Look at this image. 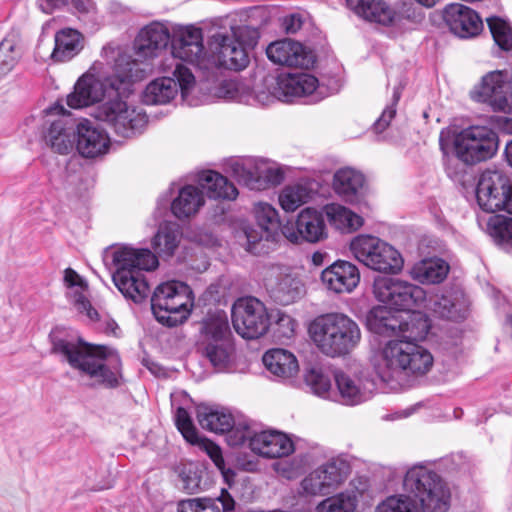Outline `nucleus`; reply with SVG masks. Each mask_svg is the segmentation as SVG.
Returning <instances> with one entry per match:
<instances>
[{
    "mask_svg": "<svg viewBox=\"0 0 512 512\" xmlns=\"http://www.w3.org/2000/svg\"><path fill=\"white\" fill-rule=\"evenodd\" d=\"M434 358L425 347L413 341L389 340L375 357V372L392 389L405 384L408 378L422 377L433 367Z\"/></svg>",
    "mask_w": 512,
    "mask_h": 512,
    "instance_id": "obj_1",
    "label": "nucleus"
},
{
    "mask_svg": "<svg viewBox=\"0 0 512 512\" xmlns=\"http://www.w3.org/2000/svg\"><path fill=\"white\" fill-rule=\"evenodd\" d=\"M49 341L51 354L60 356L73 369L107 388L118 386L117 374L105 364V359L111 354L108 347L74 339L64 327L52 329Z\"/></svg>",
    "mask_w": 512,
    "mask_h": 512,
    "instance_id": "obj_2",
    "label": "nucleus"
},
{
    "mask_svg": "<svg viewBox=\"0 0 512 512\" xmlns=\"http://www.w3.org/2000/svg\"><path fill=\"white\" fill-rule=\"evenodd\" d=\"M145 76L138 60L131 56L121 54L115 60L113 74L101 80L92 74H84L76 84L74 90L67 95L66 103L72 109H82L102 100L111 92L128 94L134 82Z\"/></svg>",
    "mask_w": 512,
    "mask_h": 512,
    "instance_id": "obj_3",
    "label": "nucleus"
},
{
    "mask_svg": "<svg viewBox=\"0 0 512 512\" xmlns=\"http://www.w3.org/2000/svg\"><path fill=\"white\" fill-rule=\"evenodd\" d=\"M115 271L112 280L121 294L128 300L140 304L147 299L150 287L143 271L157 268L159 262L155 254L146 248H133L123 245L111 252Z\"/></svg>",
    "mask_w": 512,
    "mask_h": 512,
    "instance_id": "obj_4",
    "label": "nucleus"
},
{
    "mask_svg": "<svg viewBox=\"0 0 512 512\" xmlns=\"http://www.w3.org/2000/svg\"><path fill=\"white\" fill-rule=\"evenodd\" d=\"M314 344L327 356L350 353L361 340L358 324L342 313H328L315 318L309 325Z\"/></svg>",
    "mask_w": 512,
    "mask_h": 512,
    "instance_id": "obj_5",
    "label": "nucleus"
},
{
    "mask_svg": "<svg viewBox=\"0 0 512 512\" xmlns=\"http://www.w3.org/2000/svg\"><path fill=\"white\" fill-rule=\"evenodd\" d=\"M405 491L413 494L420 504V512H448L451 491L444 479L430 467L416 464L404 476Z\"/></svg>",
    "mask_w": 512,
    "mask_h": 512,
    "instance_id": "obj_6",
    "label": "nucleus"
},
{
    "mask_svg": "<svg viewBox=\"0 0 512 512\" xmlns=\"http://www.w3.org/2000/svg\"><path fill=\"white\" fill-rule=\"evenodd\" d=\"M199 352L218 370L227 367L233 352L231 331L225 311L208 313L201 322Z\"/></svg>",
    "mask_w": 512,
    "mask_h": 512,
    "instance_id": "obj_7",
    "label": "nucleus"
},
{
    "mask_svg": "<svg viewBox=\"0 0 512 512\" xmlns=\"http://www.w3.org/2000/svg\"><path fill=\"white\" fill-rule=\"evenodd\" d=\"M120 95L111 92L109 99L94 109L93 116L106 123L118 136L132 138L143 132L148 122L147 116L129 106Z\"/></svg>",
    "mask_w": 512,
    "mask_h": 512,
    "instance_id": "obj_8",
    "label": "nucleus"
},
{
    "mask_svg": "<svg viewBox=\"0 0 512 512\" xmlns=\"http://www.w3.org/2000/svg\"><path fill=\"white\" fill-rule=\"evenodd\" d=\"M353 256L366 267L387 274H397L403 268L399 251L372 235H358L350 243Z\"/></svg>",
    "mask_w": 512,
    "mask_h": 512,
    "instance_id": "obj_9",
    "label": "nucleus"
},
{
    "mask_svg": "<svg viewBox=\"0 0 512 512\" xmlns=\"http://www.w3.org/2000/svg\"><path fill=\"white\" fill-rule=\"evenodd\" d=\"M370 328L378 334H400L398 340H424L430 330V322L426 315L413 311L406 318L399 319L386 308H377L371 312L368 319Z\"/></svg>",
    "mask_w": 512,
    "mask_h": 512,
    "instance_id": "obj_10",
    "label": "nucleus"
},
{
    "mask_svg": "<svg viewBox=\"0 0 512 512\" xmlns=\"http://www.w3.org/2000/svg\"><path fill=\"white\" fill-rule=\"evenodd\" d=\"M497 149L498 136L486 126H470L460 131L454 138L455 155L467 165L492 158Z\"/></svg>",
    "mask_w": 512,
    "mask_h": 512,
    "instance_id": "obj_11",
    "label": "nucleus"
},
{
    "mask_svg": "<svg viewBox=\"0 0 512 512\" xmlns=\"http://www.w3.org/2000/svg\"><path fill=\"white\" fill-rule=\"evenodd\" d=\"M373 293L379 302L398 311H413L426 300V293L420 286L386 276L375 278Z\"/></svg>",
    "mask_w": 512,
    "mask_h": 512,
    "instance_id": "obj_12",
    "label": "nucleus"
},
{
    "mask_svg": "<svg viewBox=\"0 0 512 512\" xmlns=\"http://www.w3.org/2000/svg\"><path fill=\"white\" fill-rule=\"evenodd\" d=\"M477 102L488 104L494 111L512 112V71L495 70L485 74L470 92Z\"/></svg>",
    "mask_w": 512,
    "mask_h": 512,
    "instance_id": "obj_13",
    "label": "nucleus"
},
{
    "mask_svg": "<svg viewBox=\"0 0 512 512\" xmlns=\"http://www.w3.org/2000/svg\"><path fill=\"white\" fill-rule=\"evenodd\" d=\"M476 199L485 212L504 210L512 214V186L501 171L486 170L481 174L476 188Z\"/></svg>",
    "mask_w": 512,
    "mask_h": 512,
    "instance_id": "obj_14",
    "label": "nucleus"
},
{
    "mask_svg": "<svg viewBox=\"0 0 512 512\" xmlns=\"http://www.w3.org/2000/svg\"><path fill=\"white\" fill-rule=\"evenodd\" d=\"M232 324L243 338L257 339L263 336L270 325L265 305L255 297L239 298L232 306Z\"/></svg>",
    "mask_w": 512,
    "mask_h": 512,
    "instance_id": "obj_15",
    "label": "nucleus"
},
{
    "mask_svg": "<svg viewBox=\"0 0 512 512\" xmlns=\"http://www.w3.org/2000/svg\"><path fill=\"white\" fill-rule=\"evenodd\" d=\"M173 77L164 76L150 82L143 92V102L147 105L166 104L177 94L178 88L185 97L195 85L191 70L180 62L173 64Z\"/></svg>",
    "mask_w": 512,
    "mask_h": 512,
    "instance_id": "obj_16",
    "label": "nucleus"
},
{
    "mask_svg": "<svg viewBox=\"0 0 512 512\" xmlns=\"http://www.w3.org/2000/svg\"><path fill=\"white\" fill-rule=\"evenodd\" d=\"M350 471V463L344 457H333L310 472L301 487L308 495H329L347 479Z\"/></svg>",
    "mask_w": 512,
    "mask_h": 512,
    "instance_id": "obj_17",
    "label": "nucleus"
},
{
    "mask_svg": "<svg viewBox=\"0 0 512 512\" xmlns=\"http://www.w3.org/2000/svg\"><path fill=\"white\" fill-rule=\"evenodd\" d=\"M231 171L240 184L251 190H263L284 180L282 169L265 160L235 161Z\"/></svg>",
    "mask_w": 512,
    "mask_h": 512,
    "instance_id": "obj_18",
    "label": "nucleus"
},
{
    "mask_svg": "<svg viewBox=\"0 0 512 512\" xmlns=\"http://www.w3.org/2000/svg\"><path fill=\"white\" fill-rule=\"evenodd\" d=\"M283 236L291 243L302 241L316 243L325 235V222L323 214L313 208L303 209L295 221L284 224L281 228Z\"/></svg>",
    "mask_w": 512,
    "mask_h": 512,
    "instance_id": "obj_19",
    "label": "nucleus"
},
{
    "mask_svg": "<svg viewBox=\"0 0 512 512\" xmlns=\"http://www.w3.org/2000/svg\"><path fill=\"white\" fill-rule=\"evenodd\" d=\"M318 79L308 73H289L278 77L272 95L279 101L291 102L296 97L313 95L318 100L321 95Z\"/></svg>",
    "mask_w": 512,
    "mask_h": 512,
    "instance_id": "obj_20",
    "label": "nucleus"
},
{
    "mask_svg": "<svg viewBox=\"0 0 512 512\" xmlns=\"http://www.w3.org/2000/svg\"><path fill=\"white\" fill-rule=\"evenodd\" d=\"M257 228L246 227L244 236L246 238L247 250L256 253V244L262 240L275 241L281 231L277 210L268 203H259L255 207Z\"/></svg>",
    "mask_w": 512,
    "mask_h": 512,
    "instance_id": "obj_21",
    "label": "nucleus"
},
{
    "mask_svg": "<svg viewBox=\"0 0 512 512\" xmlns=\"http://www.w3.org/2000/svg\"><path fill=\"white\" fill-rule=\"evenodd\" d=\"M204 51L202 30L193 25L175 26L172 30L171 52L175 59L196 62Z\"/></svg>",
    "mask_w": 512,
    "mask_h": 512,
    "instance_id": "obj_22",
    "label": "nucleus"
},
{
    "mask_svg": "<svg viewBox=\"0 0 512 512\" xmlns=\"http://www.w3.org/2000/svg\"><path fill=\"white\" fill-rule=\"evenodd\" d=\"M110 148L107 132L90 120L80 121L76 128V149L84 158H97L105 155Z\"/></svg>",
    "mask_w": 512,
    "mask_h": 512,
    "instance_id": "obj_23",
    "label": "nucleus"
},
{
    "mask_svg": "<svg viewBox=\"0 0 512 512\" xmlns=\"http://www.w3.org/2000/svg\"><path fill=\"white\" fill-rule=\"evenodd\" d=\"M444 20L450 31L459 38L477 36L483 29V22L476 11L460 3L447 5Z\"/></svg>",
    "mask_w": 512,
    "mask_h": 512,
    "instance_id": "obj_24",
    "label": "nucleus"
},
{
    "mask_svg": "<svg viewBox=\"0 0 512 512\" xmlns=\"http://www.w3.org/2000/svg\"><path fill=\"white\" fill-rule=\"evenodd\" d=\"M266 54L270 61L278 65L308 69L314 64V56L301 43L290 39L269 44Z\"/></svg>",
    "mask_w": 512,
    "mask_h": 512,
    "instance_id": "obj_25",
    "label": "nucleus"
},
{
    "mask_svg": "<svg viewBox=\"0 0 512 512\" xmlns=\"http://www.w3.org/2000/svg\"><path fill=\"white\" fill-rule=\"evenodd\" d=\"M321 281L333 293H351L360 282V272L353 263L337 260L322 271Z\"/></svg>",
    "mask_w": 512,
    "mask_h": 512,
    "instance_id": "obj_26",
    "label": "nucleus"
},
{
    "mask_svg": "<svg viewBox=\"0 0 512 512\" xmlns=\"http://www.w3.org/2000/svg\"><path fill=\"white\" fill-rule=\"evenodd\" d=\"M347 6L362 19L382 26L401 22L402 14L384 0H346Z\"/></svg>",
    "mask_w": 512,
    "mask_h": 512,
    "instance_id": "obj_27",
    "label": "nucleus"
},
{
    "mask_svg": "<svg viewBox=\"0 0 512 512\" xmlns=\"http://www.w3.org/2000/svg\"><path fill=\"white\" fill-rule=\"evenodd\" d=\"M250 449L266 458H282L294 452L292 440L279 431H261L253 435Z\"/></svg>",
    "mask_w": 512,
    "mask_h": 512,
    "instance_id": "obj_28",
    "label": "nucleus"
},
{
    "mask_svg": "<svg viewBox=\"0 0 512 512\" xmlns=\"http://www.w3.org/2000/svg\"><path fill=\"white\" fill-rule=\"evenodd\" d=\"M270 298L278 304L289 305L304 294V285L300 279L283 273L272 272L265 282Z\"/></svg>",
    "mask_w": 512,
    "mask_h": 512,
    "instance_id": "obj_29",
    "label": "nucleus"
},
{
    "mask_svg": "<svg viewBox=\"0 0 512 512\" xmlns=\"http://www.w3.org/2000/svg\"><path fill=\"white\" fill-rule=\"evenodd\" d=\"M172 34L169 28L160 22H152L142 28L135 40V50L139 57L147 58L167 47Z\"/></svg>",
    "mask_w": 512,
    "mask_h": 512,
    "instance_id": "obj_30",
    "label": "nucleus"
},
{
    "mask_svg": "<svg viewBox=\"0 0 512 512\" xmlns=\"http://www.w3.org/2000/svg\"><path fill=\"white\" fill-rule=\"evenodd\" d=\"M192 306V291L189 286H180V293H176L170 301H167V308L157 309L153 314L161 324L175 327L189 317Z\"/></svg>",
    "mask_w": 512,
    "mask_h": 512,
    "instance_id": "obj_31",
    "label": "nucleus"
},
{
    "mask_svg": "<svg viewBox=\"0 0 512 512\" xmlns=\"http://www.w3.org/2000/svg\"><path fill=\"white\" fill-rule=\"evenodd\" d=\"M365 178L362 173L352 168H341L333 177V189L345 202L357 203L363 194Z\"/></svg>",
    "mask_w": 512,
    "mask_h": 512,
    "instance_id": "obj_32",
    "label": "nucleus"
},
{
    "mask_svg": "<svg viewBox=\"0 0 512 512\" xmlns=\"http://www.w3.org/2000/svg\"><path fill=\"white\" fill-rule=\"evenodd\" d=\"M432 310L441 318L459 321L467 317L469 302L462 291H450L435 296Z\"/></svg>",
    "mask_w": 512,
    "mask_h": 512,
    "instance_id": "obj_33",
    "label": "nucleus"
},
{
    "mask_svg": "<svg viewBox=\"0 0 512 512\" xmlns=\"http://www.w3.org/2000/svg\"><path fill=\"white\" fill-rule=\"evenodd\" d=\"M217 57L220 66L230 70H242L249 63L242 44L233 35H218Z\"/></svg>",
    "mask_w": 512,
    "mask_h": 512,
    "instance_id": "obj_34",
    "label": "nucleus"
},
{
    "mask_svg": "<svg viewBox=\"0 0 512 512\" xmlns=\"http://www.w3.org/2000/svg\"><path fill=\"white\" fill-rule=\"evenodd\" d=\"M55 47L51 58L55 62H67L80 53L84 47V37L76 29L64 28L54 37Z\"/></svg>",
    "mask_w": 512,
    "mask_h": 512,
    "instance_id": "obj_35",
    "label": "nucleus"
},
{
    "mask_svg": "<svg viewBox=\"0 0 512 512\" xmlns=\"http://www.w3.org/2000/svg\"><path fill=\"white\" fill-rule=\"evenodd\" d=\"M334 378L339 392L340 403L354 406L370 398V392L363 387L358 377L349 375L343 371H336Z\"/></svg>",
    "mask_w": 512,
    "mask_h": 512,
    "instance_id": "obj_36",
    "label": "nucleus"
},
{
    "mask_svg": "<svg viewBox=\"0 0 512 512\" xmlns=\"http://www.w3.org/2000/svg\"><path fill=\"white\" fill-rule=\"evenodd\" d=\"M198 184L211 199L234 200L238 190L226 177L212 170L203 171L198 176Z\"/></svg>",
    "mask_w": 512,
    "mask_h": 512,
    "instance_id": "obj_37",
    "label": "nucleus"
},
{
    "mask_svg": "<svg viewBox=\"0 0 512 512\" xmlns=\"http://www.w3.org/2000/svg\"><path fill=\"white\" fill-rule=\"evenodd\" d=\"M262 360L267 370L278 378H291L299 370L296 357L285 349H271L263 355Z\"/></svg>",
    "mask_w": 512,
    "mask_h": 512,
    "instance_id": "obj_38",
    "label": "nucleus"
},
{
    "mask_svg": "<svg viewBox=\"0 0 512 512\" xmlns=\"http://www.w3.org/2000/svg\"><path fill=\"white\" fill-rule=\"evenodd\" d=\"M197 420L203 429L218 434L225 433L234 424V417L230 412L207 405L197 407Z\"/></svg>",
    "mask_w": 512,
    "mask_h": 512,
    "instance_id": "obj_39",
    "label": "nucleus"
},
{
    "mask_svg": "<svg viewBox=\"0 0 512 512\" xmlns=\"http://www.w3.org/2000/svg\"><path fill=\"white\" fill-rule=\"evenodd\" d=\"M228 512L234 509L235 501L225 490L217 498H193L179 502L177 512Z\"/></svg>",
    "mask_w": 512,
    "mask_h": 512,
    "instance_id": "obj_40",
    "label": "nucleus"
},
{
    "mask_svg": "<svg viewBox=\"0 0 512 512\" xmlns=\"http://www.w3.org/2000/svg\"><path fill=\"white\" fill-rule=\"evenodd\" d=\"M203 204V191L193 185H186L172 201L171 211L178 219H184L196 214Z\"/></svg>",
    "mask_w": 512,
    "mask_h": 512,
    "instance_id": "obj_41",
    "label": "nucleus"
},
{
    "mask_svg": "<svg viewBox=\"0 0 512 512\" xmlns=\"http://www.w3.org/2000/svg\"><path fill=\"white\" fill-rule=\"evenodd\" d=\"M449 271V265L442 259H424L416 263L411 271V277L422 284H436L442 282Z\"/></svg>",
    "mask_w": 512,
    "mask_h": 512,
    "instance_id": "obj_42",
    "label": "nucleus"
},
{
    "mask_svg": "<svg viewBox=\"0 0 512 512\" xmlns=\"http://www.w3.org/2000/svg\"><path fill=\"white\" fill-rule=\"evenodd\" d=\"M181 232L175 223H162L152 240L155 252L162 256H172L180 242Z\"/></svg>",
    "mask_w": 512,
    "mask_h": 512,
    "instance_id": "obj_43",
    "label": "nucleus"
},
{
    "mask_svg": "<svg viewBox=\"0 0 512 512\" xmlns=\"http://www.w3.org/2000/svg\"><path fill=\"white\" fill-rule=\"evenodd\" d=\"M312 189L304 183L285 186L279 193L278 201L286 212H294L312 198Z\"/></svg>",
    "mask_w": 512,
    "mask_h": 512,
    "instance_id": "obj_44",
    "label": "nucleus"
},
{
    "mask_svg": "<svg viewBox=\"0 0 512 512\" xmlns=\"http://www.w3.org/2000/svg\"><path fill=\"white\" fill-rule=\"evenodd\" d=\"M325 213L330 223L341 230L354 231L363 225V218L360 215L340 204L326 205Z\"/></svg>",
    "mask_w": 512,
    "mask_h": 512,
    "instance_id": "obj_45",
    "label": "nucleus"
},
{
    "mask_svg": "<svg viewBox=\"0 0 512 512\" xmlns=\"http://www.w3.org/2000/svg\"><path fill=\"white\" fill-rule=\"evenodd\" d=\"M76 132L72 133L63 120H56L51 123L46 135V142L59 154H68L74 143Z\"/></svg>",
    "mask_w": 512,
    "mask_h": 512,
    "instance_id": "obj_46",
    "label": "nucleus"
},
{
    "mask_svg": "<svg viewBox=\"0 0 512 512\" xmlns=\"http://www.w3.org/2000/svg\"><path fill=\"white\" fill-rule=\"evenodd\" d=\"M358 493L346 490L319 502L316 512H355L358 505Z\"/></svg>",
    "mask_w": 512,
    "mask_h": 512,
    "instance_id": "obj_47",
    "label": "nucleus"
},
{
    "mask_svg": "<svg viewBox=\"0 0 512 512\" xmlns=\"http://www.w3.org/2000/svg\"><path fill=\"white\" fill-rule=\"evenodd\" d=\"M20 57V39L17 34L10 33L0 42V76L11 72Z\"/></svg>",
    "mask_w": 512,
    "mask_h": 512,
    "instance_id": "obj_48",
    "label": "nucleus"
},
{
    "mask_svg": "<svg viewBox=\"0 0 512 512\" xmlns=\"http://www.w3.org/2000/svg\"><path fill=\"white\" fill-rule=\"evenodd\" d=\"M318 454L317 449H312L305 453H299L289 462L284 461L277 463V470L288 479L296 478L307 467L318 462Z\"/></svg>",
    "mask_w": 512,
    "mask_h": 512,
    "instance_id": "obj_49",
    "label": "nucleus"
},
{
    "mask_svg": "<svg viewBox=\"0 0 512 512\" xmlns=\"http://www.w3.org/2000/svg\"><path fill=\"white\" fill-rule=\"evenodd\" d=\"M488 232L494 241L501 246H512V218L494 215L489 218Z\"/></svg>",
    "mask_w": 512,
    "mask_h": 512,
    "instance_id": "obj_50",
    "label": "nucleus"
},
{
    "mask_svg": "<svg viewBox=\"0 0 512 512\" xmlns=\"http://www.w3.org/2000/svg\"><path fill=\"white\" fill-rule=\"evenodd\" d=\"M486 22L495 43L504 51L512 50V28L510 24L497 16L487 17Z\"/></svg>",
    "mask_w": 512,
    "mask_h": 512,
    "instance_id": "obj_51",
    "label": "nucleus"
},
{
    "mask_svg": "<svg viewBox=\"0 0 512 512\" xmlns=\"http://www.w3.org/2000/svg\"><path fill=\"white\" fill-rule=\"evenodd\" d=\"M305 383L315 395L323 398H331V381L324 375L320 367L310 366L305 372Z\"/></svg>",
    "mask_w": 512,
    "mask_h": 512,
    "instance_id": "obj_52",
    "label": "nucleus"
},
{
    "mask_svg": "<svg viewBox=\"0 0 512 512\" xmlns=\"http://www.w3.org/2000/svg\"><path fill=\"white\" fill-rule=\"evenodd\" d=\"M376 512H420V509L410 496L394 495L379 503Z\"/></svg>",
    "mask_w": 512,
    "mask_h": 512,
    "instance_id": "obj_53",
    "label": "nucleus"
},
{
    "mask_svg": "<svg viewBox=\"0 0 512 512\" xmlns=\"http://www.w3.org/2000/svg\"><path fill=\"white\" fill-rule=\"evenodd\" d=\"M180 286H187L185 283L171 281L160 284L151 297V309L154 312L157 309L167 308V301H170L176 293H180Z\"/></svg>",
    "mask_w": 512,
    "mask_h": 512,
    "instance_id": "obj_54",
    "label": "nucleus"
},
{
    "mask_svg": "<svg viewBox=\"0 0 512 512\" xmlns=\"http://www.w3.org/2000/svg\"><path fill=\"white\" fill-rule=\"evenodd\" d=\"M174 418L176 427L180 431L184 439L190 444L197 442L201 436L199 435L197 429L193 425L192 419L188 411L183 407H179L176 410Z\"/></svg>",
    "mask_w": 512,
    "mask_h": 512,
    "instance_id": "obj_55",
    "label": "nucleus"
},
{
    "mask_svg": "<svg viewBox=\"0 0 512 512\" xmlns=\"http://www.w3.org/2000/svg\"><path fill=\"white\" fill-rule=\"evenodd\" d=\"M178 473L182 482V487L188 493H194L199 489L201 478L198 473V468L194 463L181 465L178 468Z\"/></svg>",
    "mask_w": 512,
    "mask_h": 512,
    "instance_id": "obj_56",
    "label": "nucleus"
},
{
    "mask_svg": "<svg viewBox=\"0 0 512 512\" xmlns=\"http://www.w3.org/2000/svg\"><path fill=\"white\" fill-rule=\"evenodd\" d=\"M225 433H227V442L230 446H241L247 443L249 448L250 440L256 434L246 423L236 424L235 422Z\"/></svg>",
    "mask_w": 512,
    "mask_h": 512,
    "instance_id": "obj_57",
    "label": "nucleus"
},
{
    "mask_svg": "<svg viewBox=\"0 0 512 512\" xmlns=\"http://www.w3.org/2000/svg\"><path fill=\"white\" fill-rule=\"evenodd\" d=\"M192 445L198 446L200 449L205 451L210 459L213 461L215 466L224 474L225 473V461L222 456V451L218 445L210 441L205 437H200L197 442Z\"/></svg>",
    "mask_w": 512,
    "mask_h": 512,
    "instance_id": "obj_58",
    "label": "nucleus"
},
{
    "mask_svg": "<svg viewBox=\"0 0 512 512\" xmlns=\"http://www.w3.org/2000/svg\"><path fill=\"white\" fill-rule=\"evenodd\" d=\"M400 95V90L398 88H395L393 92L392 103L384 109L381 116L374 123V129L376 130V132L380 133L383 130H385L390 124L391 120L394 118L396 114L395 107L398 101L400 100Z\"/></svg>",
    "mask_w": 512,
    "mask_h": 512,
    "instance_id": "obj_59",
    "label": "nucleus"
},
{
    "mask_svg": "<svg viewBox=\"0 0 512 512\" xmlns=\"http://www.w3.org/2000/svg\"><path fill=\"white\" fill-rule=\"evenodd\" d=\"M276 317L277 319L275 322V333L277 334V336L279 338L285 339L291 338L294 334L296 327L295 320L291 316L280 311H277Z\"/></svg>",
    "mask_w": 512,
    "mask_h": 512,
    "instance_id": "obj_60",
    "label": "nucleus"
},
{
    "mask_svg": "<svg viewBox=\"0 0 512 512\" xmlns=\"http://www.w3.org/2000/svg\"><path fill=\"white\" fill-rule=\"evenodd\" d=\"M74 304L79 312H85L91 320L98 318V312L91 306L89 300L83 295L82 292H75Z\"/></svg>",
    "mask_w": 512,
    "mask_h": 512,
    "instance_id": "obj_61",
    "label": "nucleus"
},
{
    "mask_svg": "<svg viewBox=\"0 0 512 512\" xmlns=\"http://www.w3.org/2000/svg\"><path fill=\"white\" fill-rule=\"evenodd\" d=\"M71 9H74L80 16L95 14V4L92 0H69Z\"/></svg>",
    "mask_w": 512,
    "mask_h": 512,
    "instance_id": "obj_62",
    "label": "nucleus"
},
{
    "mask_svg": "<svg viewBox=\"0 0 512 512\" xmlns=\"http://www.w3.org/2000/svg\"><path fill=\"white\" fill-rule=\"evenodd\" d=\"M64 283L68 288L79 287L83 289L85 283L78 273L72 268H67L64 271Z\"/></svg>",
    "mask_w": 512,
    "mask_h": 512,
    "instance_id": "obj_63",
    "label": "nucleus"
},
{
    "mask_svg": "<svg viewBox=\"0 0 512 512\" xmlns=\"http://www.w3.org/2000/svg\"><path fill=\"white\" fill-rule=\"evenodd\" d=\"M69 4V0H38L39 8L46 14Z\"/></svg>",
    "mask_w": 512,
    "mask_h": 512,
    "instance_id": "obj_64",
    "label": "nucleus"
}]
</instances>
